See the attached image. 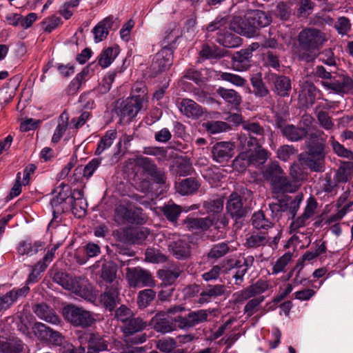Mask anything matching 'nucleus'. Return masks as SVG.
Masks as SVG:
<instances>
[{
  "mask_svg": "<svg viewBox=\"0 0 353 353\" xmlns=\"http://www.w3.org/2000/svg\"><path fill=\"white\" fill-rule=\"evenodd\" d=\"M299 41L301 47L299 59L310 62L316 57V50L323 46L325 39L320 30L316 28H307L299 33Z\"/></svg>",
  "mask_w": 353,
  "mask_h": 353,
  "instance_id": "obj_1",
  "label": "nucleus"
},
{
  "mask_svg": "<svg viewBox=\"0 0 353 353\" xmlns=\"http://www.w3.org/2000/svg\"><path fill=\"white\" fill-rule=\"evenodd\" d=\"M53 280L64 289L85 300L94 299L93 288L84 277H72L65 272H57L54 275Z\"/></svg>",
  "mask_w": 353,
  "mask_h": 353,
  "instance_id": "obj_2",
  "label": "nucleus"
},
{
  "mask_svg": "<svg viewBox=\"0 0 353 353\" xmlns=\"http://www.w3.org/2000/svg\"><path fill=\"white\" fill-rule=\"evenodd\" d=\"M63 316L72 325L82 328L90 327L96 321L94 314L72 304L63 308Z\"/></svg>",
  "mask_w": 353,
  "mask_h": 353,
  "instance_id": "obj_3",
  "label": "nucleus"
},
{
  "mask_svg": "<svg viewBox=\"0 0 353 353\" xmlns=\"http://www.w3.org/2000/svg\"><path fill=\"white\" fill-rule=\"evenodd\" d=\"M147 323L141 317H131L126 323L121 326L124 341L128 344H141L146 341L147 335L141 334L134 335L145 330Z\"/></svg>",
  "mask_w": 353,
  "mask_h": 353,
  "instance_id": "obj_4",
  "label": "nucleus"
},
{
  "mask_svg": "<svg viewBox=\"0 0 353 353\" xmlns=\"http://www.w3.org/2000/svg\"><path fill=\"white\" fill-rule=\"evenodd\" d=\"M57 193L50 201L53 219L70 209V203L74 199L70 187L67 185H61L55 190Z\"/></svg>",
  "mask_w": 353,
  "mask_h": 353,
  "instance_id": "obj_5",
  "label": "nucleus"
},
{
  "mask_svg": "<svg viewBox=\"0 0 353 353\" xmlns=\"http://www.w3.org/2000/svg\"><path fill=\"white\" fill-rule=\"evenodd\" d=\"M246 20L250 23V26L245 33L248 34V38H251L257 34L261 28L269 26L272 21V17L264 11L253 10L246 13Z\"/></svg>",
  "mask_w": 353,
  "mask_h": 353,
  "instance_id": "obj_6",
  "label": "nucleus"
},
{
  "mask_svg": "<svg viewBox=\"0 0 353 353\" xmlns=\"http://www.w3.org/2000/svg\"><path fill=\"white\" fill-rule=\"evenodd\" d=\"M126 279L130 287H152L154 281L150 272L140 268H127Z\"/></svg>",
  "mask_w": 353,
  "mask_h": 353,
  "instance_id": "obj_7",
  "label": "nucleus"
},
{
  "mask_svg": "<svg viewBox=\"0 0 353 353\" xmlns=\"http://www.w3.org/2000/svg\"><path fill=\"white\" fill-rule=\"evenodd\" d=\"M173 50L171 48H162L152 59L150 70L153 76L164 72L172 65Z\"/></svg>",
  "mask_w": 353,
  "mask_h": 353,
  "instance_id": "obj_8",
  "label": "nucleus"
},
{
  "mask_svg": "<svg viewBox=\"0 0 353 353\" xmlns=\"http://www.w3.org/2000/svg\"><path fill=\"white\" fill-rule=\"evenodd\" d=\"M322 85L336 94H353V80L350 77H331L327 81H321Z\"/></svg>",
  "mask_w": 353,
  "mask_h": 353,
  "instance_id": "obj_9",
  "label": "nucleus"
},
{
  "mask_svg": "<svg viewBox=\"0 0 353 353\" xmlns=\"http://www.w3.org/2000/svg\"><path fill=\"white\" fill-rule=\"evenodd\" d=\"M142 99L143 97L138 99L128 97L117 111V114L121 119L125 121H130L135 117L143 108L144 103H141Z\"/></svg>",
  "mask_w": 353,
  "mask_h": 353,
  "instance_id": "obj_10",
  "label": "nucleus"
},
{
  "mask_svg": "<svg viewBox=\"0 0 353 353\" xmlns=\"http://www.w3.org/2000/svg\"><path fill=\"white\" fill-rule=\"evenodd\" d=\"M119 26V21L117 18H114L112 15L105 17L98 23L92 30L95 42L98 43L106 39L109 31L117 30Z\"/></svg>",
  "mask_w": 353,
  "mask_h": 353,
  "instance_id": "obj_11",
  "label": "nucleus"
},
{
  "mask_svg": "<svg viewBox=\"0 0 353 353\" xmlns=\"http://www.w3.org/2000/svg\"><path fill=\"white\" fill-rule=\"evenodd\" d=\"M137 163L151 176L156 183L159 185L165 184L166 179L165 173L157 168V165L153 163L151 159L141 156L137 157Z\"/></svg>",
  "mask_w": 353,
  "mask_h": 353,
  "instance_id": "obj_12",
  "label": "nucleus"
},
{
  "mask_svg": "<svg viewBox=\"0 0 353 353\" xmlns=\"http://www.w3.org/2000/svg\"><path fill=\"white\" fill-rule=\"evenodd\" d=\"M323 131L318 130L312 132L309 135V139L306 141L307 151L310 154L325 155L324 150L325 147L326 138L324 137Z\"/></svg>",
  "mask_w": 353,
  "mask_h": 353,
  "instance_id": "obj_13",
  "label": "nucleus"
},
{
  "mask_svg": "<svg viewBox=\"0 0 353 353\" xmlns=\"http://www.w3.org/2000/svg\"><path fill=\"white\" fill-rule=\"evenodd\" d=\"M325 155H314L305 152L299 155V161L302 166L309 168L312 172H323L325 169Z\"/></svg>",
  "mask_w": 353,
  "mask_h": 353,
  "instance_id": "obj_14",
  "label": "nucleus"
},
{
  "mask_svg": "<svg viewBox=\"0 0 353 353\" xmlns=\"http://www.w3.org/2000/svg\"><path fill=\"white\" fill-rule=\"evenodd\" d=\"M172 239L168 243V248L172 254L178 259L188 258L191 254L189 243L175 234H172Z\"/></svg>",
  "mask_w": 353,
  "mask_h": 353,
  "instance_id": "obj_15",
  "label": "nucleus"
},
{
  "mask_svg": "<svg viewBox=\"0 0 353 353\" xmlns=\"http://www.w3.org/2000/svg\"><path fill=\"white\" fill-rule=\"evenodd\" d=\"M121 286L119 281L107 287L105 292L100 296L101 304L109 310L112 311L119 302V291Z\"/></svg>",
  "mask_w": 353,
  "mask_h": 353,
  "instance_id": "obj_16",
  "label": "nucleus"
},
{
  "mask_svg": "<svg viewBox=\"0 0 353 353\" xmlns=\"http://www.w3.org/2000/svg\"><path fill=\"white\" fill-rule=\"evenodd\" d=\"M153 328L157 332L166 334L176 330L174 318H170L164 313L157 314L151 321Z\"/></svg>",
  "mask_w": 353,
  "mask_h": 353,
  "instance_id": "obj_17",
  "label": "nucleus"
},
{
  "mask_svg": "<svg viewBox=\"0 0 353 353\" xmlns=\"http://www.w3.org/2000/svg\"><path fill=\"white\" fill-rule=\"evenodd\" d=\"M271 190L274 195L294 193L299 189V185L294 183L285 174L281 175L271 185Z\"/></svg>",
  "mask_w": 353,
  "mask_h": 353,
  "instance_id": "obj_18",
  "label": "nucleus"
},
{
  "mask_svg": "<svg viewBox=\"0 0 353 353\" xmlns=\"http://www.w3.org/2000/svg\"><path fill=\"white\" fill-rule=\"evenodd\" d=\"M262 143L256 142V139L247 141L248 146H254V150L250 149L246 150L247 152H249L251 165H260L263 164L268 159V152L262 148Z\"/></svg>",
  "mask_w": 353,
  "mask_h": 353,
  "instance_id": "obj_19",
  "label": "nucleus"
},
{
  "mask_svg": "<svg viewBox=\"0 0 353 353\" xmlns=\"http://www.w3.org/2000/svg\"><path fill=\"white\" fill-rule=\"evenodd\" d=\"M234 145L230 142L216 143L212 149V157L218 163L228 161L234 154Z\"/></svg>",
  "mask_w": 353,
  "mask_h": 353,
  "instance_id": "obj_20",
  "label": "nucleus"
},
{
  "mask_svg": "<svg viewBox=\"0 0 353 353\" xmlns=\"http://www.w3.org/2000/svg\"><path fill=\"white\" fill-rule=\"evenodd\" d=\"M226 210L232 218L240 219L245 215V210L240 195L232 193L226 203Z\"/></svg>",
  "mask_w": 353,
  "mask_h": 353,
  "instance_id": "obj_21",
  "label": "nucleus"
},
{
  "mask_svg": "<svg viewBox=\"0 0 353 353\" xmlns=\"http://www.w3.org/2000/svg\"><path fill=\"white\" fill-rule=\"evenodd\" d=\"M273 91L281 97H288L292 90L291 80L288 77L272 74Z\"/></svg>",
  "mask_w": 353,
  "mask_h": 353,
  "instance_id": "obj_22",
  "label": "nucleus"
},
{
  "mask_svg": "<svg viewBox=\"0 0 353 353\" xmlns=\"http://www.w3.org/2000/svg\"><path fill=\"white\" fill-rule=\"evenodd\" d=\"M179 110L185 117L198 119L203 114L202 108L190 99H183L179 103Z\"/></svg>",
  "mask_w": 353,
  "mask_h": 353,
  "instance_id": "obj_23",
  "label": "nucleus"
},
{
  "mask_svg": "<svg viewBox=\"0 0 353 353\" xmlns=\"http://www.w3.org/2000/svg\"><path fill=\"white\" fill-rule=\"evenodd\" d=\"M252 55L243 49L236 52L232 58V68L239 72L245 71L250 66Z\"/></svg>",
  "mask_w": 353,
  "mask_h": 353,
  "instance_id": "obj_24",
  "label": "nucleus"
},
{
  "mask_svg": "<svg viewBox=\"0 0 353 353\" xmlns=\"http://www.w3.org/2000/svg\"><path fill=\"white\" fill-rule=\"evenodd\" d=\"M241 127L244 130L248 132L250 136L248 141L256 139V142H264L263 136L265 130L259 123L251 121H243L241 122Z\"/></svg>",
  "mask_w": 353,
  "mask_h": 353,
  "instance_id": "obj_25",
  "label": "nucleus"
},
{
  "mask_svg": "<svg viewBox=\"0 0 353 353\" xmlns=\"http://www.w3.org/2000/svg\"><path fill=\"white\" fill-rule=\"evenodd\" d=\"M72 195H74V201L70 203V209L76 217L81 218L85 216L88 204L83 198L81 190H74Z\"/></svg>",
  "mask_w": 353,
  "mask_h": 353,
  "instance_id": "obj_26",
  "label": "nucleus"
},
{
  "mask_svg": "<svg viewBox=\"0 0 353 353\" xmlns=\"http://www.w3.org/2000/svg\"><path fill=\"white\" fill-rule=\"evenodd\" d=\"M44 247V243L41 241L32 242L28 240L21 241L17 247V252L19 255L32 256L36 254Z\"/></svg>",
  "mask_w": 353,
  "mask_h": 353,
  "instance_id": "obj_27",
  "label": "nucleus"
},
{
  "mask_svg": "<svg viewBox=\"0 0 353 353\" xmlns=\"http://www.w3.org/2000/svg\"><path fill=\"white\" fill-rule=\"evenodd\" d=\"M225 292V288L223 285H208L201 294L199 303L203 304L209 303L212 299L223 295Z\"/></svg>",
  "mask_w": 353,
  "mask_h": 353,
  "instance_id": "obj_28",
  "label": "nucleus"
},
{
  "mask_svg": "<svg viewBox=\"0 0 353 353\" xmlns=\"http://www.w3.org/2000/svg\"><path fill=\"white\" fill-rule=\"evenodd\" d=\"M33 310L39 319L48 323L57 325L60 322L59 316L46 304H37Z\"/></svg>",
  "mask_w": 353,
  "mask_h": 353,
  "instance_id": "obj_29",
  "label": "nucleus"
},
{
  "mask_svg": "<svg viewBox=\"0 0 353 353\" xmlns=\"http://www.w3.org/2000/svg\"><path fill=\"white\" fill-rule=\"evenodd\" d=\"M181 35V32L180 27L175 23L170 24L165 32L162 41L163 48H171L172 50L173 45L175 44L176 40Z\"/></svg>",
  "mask_w": 353,
  "mask_h": 353,
  "instance_id": "obj_30",
  "label": "nucleus"
},
{
  "mask_svg": "<svg viewBox=\"0 0 353 353\" xmlns=\"http://www.w3.org/2000/svg\"><path fill=\"white\" fill-rule=\"evenodd\" d=\"M114 220L119 224H123L126 222L132 223H140L137 220L134 212L123 205H119L114 209Z\"/></svg>",
  "mask_w": 353,
  "mask_h": 353,
  "instance_id": "obj_31",
  "label": "nucleus"
},
{
  "mask_svg": "<svg viewBox=\"0 0 353 353\" xmlns=\"http://www.w3.org/2000/svg\"><path fill=\"white\" fill-rule=\"evenodd\" d=\"M224 50L214 43H204L199 52L201 58L204 59H215L224 56Z\"/></svg>",
  "mask_w": 353,
  "mask_h": 353,
  "instance_id": "obj_32",
  "label": "nucleus"
},
{
  "mask_svg": "<svg viewBox=\"0 0 353 353\" xmlns=\"http://www.w3.org/2000/svg\"><path fill=\"white\" fill-rule=\"evenodd\" d=\"M214 220L210 216L204 218H187L184 221L186 227L190 230H208L212 225Z\"/></svg>",
  "mask_w": 353,
  "mask_h": 353,
  "instance_id": "obj_33",
  "label": "nucleus"
},
{
  "mask_svg": "<svg viewBox=\"0 0 353 353\" xmlns=\"http://www.w3.org/2000/svg\"><path fill=\"white\" fill-rule=\"evenodd\" d=\"M282 134L290 141H299L306 137L305 131L300 129L298 125L292 124L285 125L282 130Z\"/></svg>",
  "mask_w": 353,
  "mask_h": 353,
  "instance_id": "obj_34",
  "label": "nucleus"
},
{
  "mask_svg": "<svg viewBox=\"0 0 353 353\" xmlns=\"http://www.w3.org/2000/svg\"><path fill=\"white\" fill-rule=\"evenodd\" d=\"M216 93L225 102L230 103L234 106L239 105L242 101L241 95L233 89H227L223 87H219L216 90Z\"/></svg>",
  "mask_w": 353,
  "mask_h": 353,
  "instance_id": "obj_35",
  "label": "nucleus"
},
{
  "mask_svg": "<svg viewBox=\"0 0 353 353\" xmlns=\"http://www.w3.org/2000/svg\"><path fill=\"white\" fill-rule=\"evenodd\" d=\"M117 132L116 130H109L101 138L95 150L96 155L101 154L106 149L110 148L114 141L117 139Z\"/></svg>",
  "mask_w": 353,
  "mask_h": 353,
  "instance_id": "obj_36",
  "label": "nucleus"
},
{
  "mask_svg": "<svg viewBox=\"0 0 353 353\" xmlns=\"http://www.w3.org/2000/svg\"><path fill=\"white\" fill-rule=\"evenodd\" d=\"M353 175V162L341 163L334 174V179L339 183L348 181Z\"/></svg>",
  "mask_w": 353,
  "mask_h": 353,
  "instance_id": "obj_37",
  "label": "nucleus"
},
{
  "mask_svg": "<svg viewBox=\"0 0 353 353\" xmlns=\"http://www.w3.org/2000/svg\"><path fill=\"white\" fill-rule=\"evenodd\" d=\"M200 183L194 178H187L182 180L177 186V191L181 195H188L194 193L199 188Z\"/></svg>",
  "mask_w": 353,
  "mask_h": 353,
  "instance_id": "obj_38",
  "label": "nucleus"
},
{
  "mask_svg": "<svg viewBox=\"0 0 353 353\" xmlns=\"http://www.w3.org/2000/svg\"><path fill=\"white\" fill-rule=\"evenodd\" d=\"M284 170L279 164L274 161L268 164L263 172L265 181L270 182V185L275 181L281 175L284 174Z\"/></svg>",
  "mask_w": 353,
  "mask_h": 353,
  "instance_id": "obj_39",
  "label": "nucleus"
},
{
  "mask_svg": "<svg viewBox=\"0 0 353 353\" xmlns=\"http://www.w3.org/2000/svg\"><path fill=\"white\" fill-rule=\"evenodd\" d=\"M338 184V181L334 178H332L330 173H326L323 177L319 179V185L320 190L317 193L319 194L320 192H323L328 194H335Z\"/></svg>",
  "mask_w": 353,
  "mask_h": 353,
  "instance_id": "obj_40",
  "label": "nucleus"
},
{
  "mask_svg": "<svg viewBox=\"0 0 353 353\" xmlns=\"http://www.w3.org/2000/svg\"><path fill=\"white\" fill-rule=\"evenodd\" d=\"M23 343L19 339L0 341V351L3 353H22Z\"/></svg>",
  "mask_w": 353,
  "mask_h": 353,
  "instance_id": "obj_41",
  "label": "nucleus"
},
{
  "mask_svg": "<svg viewBox=\"0 0 353 353\" xmlns=\"http://www.w3.org/2000/svg\"><path fill=\"white\" fill-rule=\"evenodd\" d=\"M268 241L266 233L254 232L246 238L244 245L247 248H256L265 245Z\"/></svg>",
  "mask_w": 353,
  "mask_h": 353,
  "instance_id": "obj_42",
  "label": "nucleus"
},
{
  "mask_svg": "<svg viewBox=\"0 0 353 353\" xmlns=\"http://www.w3.org/2000/svg\"><path fill=\"white\" fill-rule=\"evenodd\" d=\"M119 54L117 48L109 47L103 50L98 57V63L102 68L108 67Z\"/></svg>",
  "mask_w": 353,
  "mask_h": 353,
  "instance_id": "obj_43",
  "label": "nucleus"
},
{
  "mask_svg": "<svg viewBox=\"0 0 353 353\" xmlns=\"http://www.w3.org/2000/svg\"><path fill=\"white\" fill-rule=\"evenodd\" d=\"M223 198L217 196L204 201L203 208L208 214H219L223 211Z\"/></svg>",
  "mask_w": 353,
  "mask_h": 353,
  "instance_id": "obj_44",
  "label": "nucleus"
},
{
  "mask_svg": "<svg viewBox=\"0 0 353 353\" xmlns=\"http://www.w3.org/2000/svg\"><path fill=\"white\" fill-rule=\"evenodd\" d=\"M250 81L256 96L264 97L269 94V90L262 80L261 73H256L252 75Z\"/></svg>",
  "mask_w": 353,
  "mask_h": 353,
  "instance_id": "obj_45",
  "label": "nucleus"
},
{
  "mask_svg": "<svg viewBox=\"0 0 353 353\" xmlns=\"http://www.w3.org/2000/svg\"><path fill=\"white\" fill-rule=\"evenodd\" d=\"M249 26L250 23L247 22L246 14L244 19L239 16L233 17L230 23V30L246 37H248V36L245 33V31H247V28H249Z\"/></svg>",
  "mask_w": 353,
  "mask_h": 353,
  "instance_id": "obj_46",
  "label": "nucleus"
},
{
  "mask_svg": "<svg viewBox=\"0 0 353 353\" xmlns=\"http://www.w3.org/2000/svg\"><path fill=\"white\" fill-rule=\"evenodd\" d=\"M217 41L226 48H236L242 43V39L232 33L227 32L224 34H219Z\"/></svg>",
  "mask_w": 353,
  "mask_h": 353,
  "instance_id": "obj_47",
  "label": "nucleus"
},
{
  "mask_svg": "<svg viewBox=\"0 0 353 353\" xmlns=\"http://www.w3.org/2000/svg\"><path fill=\"white\" fill-rule=\"evenodd\" d=\"M217 79L229 82L238 87H243L247 81L242 77L230 72H219Z\"/></svg>",
  "mask_w": 353,
  "mask_h": 353,
  "instance_id": "obj_48",
  "label": "nucleus"
},
{
  "mask_svg": "<svg viewBox=\"0 0 353 353\" xmlns=\"http://www.w3.org/2000/svg\"><path fill=\"white\" fill-rule=\"evenodd\" d=\"M117 266L112 262H106L101 268V277L106 282L112 283L116 279Z\"/></svg>",
  "mask_w": 353,
  "mask_h": 353,
  "instance_id": "obj_49",
  "label": "nucleus"
},
{
  "mask_svg": "<svg viewBox=\"0 0 353 353\" xmlns=\"http://www.w3.org/2000/svg\"><path fill=\"white\" fill-rule=\"evenodd\" d=\"M252 224L256 229H268L272 227V222L265 218L263 211L259 210L253 214L252 216Z\"/></svg>",
  "mask_w": 353,
  "mask_h": 353,
  "instance_id": "obj_50",
  "label": "nucleus"
},
{
  "mask_svg": "<svg viewBox=\"0 0 353 353\" xmlns=\"http://www.w3.org/2000/svg\"><path fill=\"white\" fill-rule=\"evenodd\" d=\"M115 77L116 73L114 72L108 73L104 76L99 85L94 90V92L101 95L108 93L112 87Z\"/></svg>",
  "mask_w": 353,
  "mask_h": 353,
  "instance_id": "obj_51",
  "label": "nucleus"
},
{
  "mask_svg": "<svg viewBox=\"0 0 353 353\" xmlns=\"http://www.w3.org/2000/svg\"><path fill=\"white\" fill-rule=\"evenodd\" d=\"M285 200L287 212H288L291 218L294 219L300 208L302 201L303 200V195L300 193L296 195L294 199H292V197L290 196H288L285 197Z\"/></svg>",
  "mask_w": 353,
  "mask_h": 353,
  "instance_id": "obj_52",
  "label": "nucleus"
},
{
  "mask_svg": "<svg viewBox=\"0 0 353 353\" xmlns=\"http://www.w3.org/2000/svg\"><path fill=\"white\" fill-rule=\"evenodd\" d=\"M164 216L171 222L176 221L178 216L181 212V208L179 205L168 203L165 204L162 208Z\"/></svg>",
  "mask_w": 353,
  "mask_h": 353,
  "instance_id": "obj_53",
  "label": "nucleus"
},
{
  "mask_svg": "<svg viewBox=\"0 0 353 353\" xmlns=\"http://www.w3.org/2000/svg\"><path fill=\"white\" fill-rule=\"evenodd\" d=\"M292 260V254L288 252L279 257L275 262L272 268V274H277L280 272H284L285 268Z\"/></svg>",
  "mask_w": 353,
  "mask_h": 353,
  "instance_id": "obj_54",
  "label": "nucleus"
},
{
  "mask_svg": "<svg viewBox=\"0 0 353 353\" xmlns=\"http://www.w3.org/2000/svg\"><path fill=\"white\" fill-rule=\"evenodd\" d=\"M81 0H66L60 7L59 12L66 20L73 14Z\"/></svg>",
  "mask_w": 353,
  "mask_h": 353,
  "instance_id": "obj_55",
  "label": "nucleus"
},
{
  "mask_svg": "<svg viewBox=\"0 0 353 353\" xmlns=\"http://www.w3.org/2000/svg\"><path fill=\"white\" fill-rule=\"evenodd\" d=\"M301 165V163H294L290 167L289 174L291 181L295 184L296 182L303 181L307 179V174L303 171Z\"/></svg>",
  "mask_w": 353,
  "mask_h": 353,
  "instance_id": "obj_56",
  "label": "nucleus"
},
{
  "mask_svg": "<svg viewBox=\"0 0 353 353\" xmlns=\"http://www.w3.org/2000/svg\"><path fill=\"white\" fill-rule=\"evenodd\" d=\"M181 270L179 268L173 270H160L158 276L165 285L172 284L179 276Z\"/></svg>",
  "mask_w": 353,
  "mask_h": 353,
  "instance_id": "obj_57",
  "label": "nucleus"
},
{
  "mask_svg": "<svg viewBox=\"0 0 353 353\" xmlns=\"http://www.w3.org/2000/svg\"><path fill=\"white\" fill-rule=\"evenodd\" d=\"M156 296L155 292L151 289H146L139 292L137 304L139 307L145 308L152 301Z\"/></svg>",
  "mask_w": 353,
  "mask_h": 353,
  "instance_id": "obj_58",
  "label": "nucleus"
},
{
  "mask_svg": "<svg viewBox=\"0 0 353 353\" xmlns=\"http://www.w3.org/2000/svg\"><path fill=\"white\" fill-rule=\"evenodd\" d=\"M230 251V247L227 243L222 242L215 244L208 254L210 259H219L225 256Z\"/></svg>",
  "mask_w": 353,
  "mask_h": 353,
  "instance_id": "obj_59",
  "label": "nucleus"
},
{
  "mask_svg": "<svg viewBox=\"0 0 353 353\" xmlns=\"http://www.w3.org/2000/svg\"><path fill=\"white\" fill-rule=\"evenodd\" d=\"M330 142L334 152L339 157H344L349 160L353 159V152L347 149L342 144L336 141L334 137H331Z\"/></svg>",
  "mask_w": 353,
  "mask_h": 353,
  "instance_id": "obj_60",
  "label": "nucleus"
},
{
  "mask_svg": "<svg viewBox=\"0 0 353 353\" xmlns=\"http://www.w3.org/2000/svg\"><path fill=\"white\" fill-rule=\"evenodd\" d=\"M213 312L212 310H198L190 312V316L193 327L199 323L207 321L208 317Z\"/></svg>",
  "mask_w": 353,
  "mask_h": 353,
  "instance_id": "obj_61",
  "label": "nucleus"
},
{
  "mask_svg": "<svg viewBox=\"0 0 353 353\" xmlns=\"http://www.w3.org/2000/svg\"><path fill=\"white\" fill-rule=\"evenodd\" d=\"M249 157V152L246 151L241 152L233 161L234 168L239 172L244 171L251 165Z\"/></svg>",
  "mask_w": 353,
  "mask_h": 353,
  "instance_id": "obj_62",
  "label": "nucleus"
},
{
  "mask_svg": "<svg viewBox=\"0 0 353 353\" xmlns=\"http://www.w3.org/2000/svg\"><path fill=\"white\" fill-rule=\"evenodd\" d=\"M334 28L341 36L347 35L352 29V24L348 18L340 17L334 23Z\"/></svg>",
  "mask_w": 353,
  "mask_h": 353,
  "instance_id": "obj_63",
  "label": "nucleus"
},
{
  "mask_svg": "<svg viewBox=\"0 0 353 353\" xmlns=\"http://www.w3.org/2000/svg\"><path fill=\"white\" fill-rule=\"evenodd\" d=\"M302 92L307 94L310 98L311 103H314L316 97H320L322 92L319 90L314 83L305 81L303 83L301 86Z\"/></svg>",
  "mask_w": 353,
  "mask_h": 353,
  "instance_id": "obj_64",
  "label": "nucleus"
}]
</instances>
